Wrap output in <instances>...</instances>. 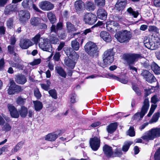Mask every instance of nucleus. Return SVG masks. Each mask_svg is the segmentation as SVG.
I'll return each mask as SVG.
<instances>
[{"label":"nucleus","instance_id":"18","mask_svg":"<svg viewBox=\"0 0 160 160\" xmlns=\"http://www.w3.org/2000/svg\"><path fill=\"white\" fill-rule=\"evenodd\" d=\"M103 151L108 157H113V152L112 148L107 145H105L103 148Z\"/></svg>","mask_w":160,"mask_h":160},{"label":"nucleus","instance_id":"1","mask_svg":"<svg viewBox=\"0 0 160 160\" xmlns=\"http://www.w3.org/2000/svg\"><path fill=\"white\" fill-rule=\"evenodd\" d=\"M143 57L141 55L135 53H129L125 54L123 58L129 65L130 69L132 71L137 72V69L132 66L131 64H134V62L139 59L142 58Z\"/></svg>","mask_w":160,"mask_h":160},{"label":"nucleus","instance_id":"19","mask_svg":"<svg viewBox=\"0 0 160 160\" xmlns=\"http://www.w3.org/2000/svg\"><path fill=\"white\" fill-rule=\"evenodd\" d=\"M75 8L77 12L84 9L85 4L82 0L76 1L74 4Z\"/></svg>","mask_w":160,"mask_h":160},{"label":"nucleus","instance_id":"60","mask_svg":"<svg viewBox=\"0 0 160 160\" xmlns=\"http://www.w3.org/2000/svg\"><path fill=\"white\" fill-rule=\"evenodd\" d=\"M8 0H0V7H3L7 3Z\"/></svg>","mask_w":160,"mask_h":160},{"label":"nucleus","instance_id":"20","mask_svg":"<svg viewBox=\"0 0 160 160\" xmlns=\"http://www.w3.org/2000/svg\"><path fill=\"white\" fill-rule=\"evenodd\" d=\"M100 37L104 41L109 42L111 41V36L109 33L105 31H102L100 34Z\"/></svg>","mask_w":160,"mask_h":160},{"label":"nucleus","instance_id":"10","mask_svg":"<svg viewBox=\"0 0 160 160\" xmlns=\"http://www.w3.org/2000/svg\"><path fill=\"white\" fill-rule=\"evenodd\" d=\"M39 8L43 11H49L52 9L54 7V5L50 2L44 1L41 2L39 4Z\"/></svg>","mask_w":160,"mask_h":160},{"label":"nucleus","instance_id":"41","mask_svg":"<svg viewBox=\"0 0 160 160\" xmlns=\"http://www.w3.org/2000/svg\"><path fill=\"white\" fill-rule=\"evenodd\" d=\"M47 16L49 20H56V17L55 14L51 12H48Z\"/></svg>","mask_w":160,"mask_h":160},{"label":"nucleus","instance_id":"56","mask_svg":"<svg viewBox=\"0 0 160 160\" xmlns=\"http://www.w3.org/2000/svg\"><path fill=\"white\" fill-rule=\"evenodd\" d=\"M132 89L138 95H139L141 94L140 91L137 86L135 85L133 86Z\"/></svg>","mask_w":160,"mask_h":160},{"label":"nucleus","instance_id":"3","mask_svg":"<svg viewBox=\"0 0 160 160\" xmlns=\"http://www.w3.org/2000/svg\"><path fill=\"white\" fill-rule=\"evenodd\" d=\"M149 107V101L148 99L146 98L144 101L143 105L141 112L140 113L137 112L134 115L132 118L133 120L136 119L139 120L142 119L146 113L147 112Z\"/></svg>","mask_w":160,"mask_h":160},{"label":"nucleus","instance_id":"45","mask_svg":"<svg viewBox=\"0 0 160 160\" xmlns=\"http://www.w3.org/2000/svg\"><path fill=\"white\" fill-rule=\"evenodd\" d=\"M95 2L99 7H103L105 4V0H95Z\"/></svg>","mask_w":160,"mask_h":160},{"label":"nucleus","instance_id":"35","mask_svg":"<svg viewBox=\"0 0 160 160\" xmlns=\"http://www.w3.org/2000/svg\"><path fill=\"white\" fill-rule=\"evenodd\" d=\"M127 11L131 15L133 16L134 18H137L139 14L138 12L137 11H134L132 8L130 7L127 10Z\"/></svg>","mask_w":160,"mask_h":160},{"label":"nucleus","instance_id":"37","mask_svg":"<svg viewBox=\"0 0 160 160\" xmlns=\"http://www.w3.org/2000/svg\"><path fill=\"white\" fill-rule=\"evenodd\" d=\"M132 142L130 141L126 142L122 148V150L124 152H127L129 149L130 146L132 144Z\"/></svg>","mask_w":160,"mask_h":160},{"label":"nucleus","instance_id":"57","mask_svg":"<svg viewBox=\"0 0 160 160\" xmlns=\"http://www.w3.org/2000/svg\"><path fill=\"white\" fill-rule=\"evenodd\" d=\"M60 57V53L59 52H56L53 56V59L56 61H58Z\"/></svg>","mask_w":160,"mask_h":160},{"label":"nucleus","instance_id":"34","mask_svg":"<svg viewBox=\"0 0 160 160\" xmlns=\"http://www.w3.org/2000/svg\"><path fill=\"white\" fill-rule=\"evenodd\" d=\"M67 27L69 32H74L77 30V28L69 22H67Z\"/></svg>","mask_w":160,"mask_h":160},{"label":"nucleus","instance_id":"38","mask_svg":"<svg viewBox=\"0 0 160 160\" xmlns=\"http://www.w3.org/2000/svg\"><path fill=\"white\" fill-rule=\"evenodd\" d=\"M141 75L146 80L147 78L148 77H153L152 76V74L149 72L148 71L146 70H143L141 73Z\"/></svg>","mask_w":160,"mask_h":160},{"label":"nucleus","instance_id":"33","mask_svg":"<svg viewBox=\"0 0 160 160\" xmlns=\"http://www.w3.org/2000/svg\"><path fill=\"white\" fill-rule=\"evenodd\" d=\"M19 112L20 115L22 117L25 118L28 114L27 109L24 106H22L21 109L19 111Z\"/></svg>","mask_w":160,"mask_h":160},{"label":"nucleus","instance_id":"25","mask_svg":"<svg viewBox=\"0 0 160 160\" xmlns=\"http://www.w3.org/2000/svg\"><path fill=\"white\" fill-rule=\"evenodd\" d=\"M84 20H97V17L96 15L92 13H86L83 16Z\"/></svg>","mask_w":160,"mask_h":160},{"label":"nucleus","instance_id":"7","mask_svg":"<svg viewBox=\"0 0 160 160\" xmlns=\"http://www.w3.org/2000/svg\"><path fill=\"white\" fill-rule=\"evenodd\" d=\"M38 45L40 48L44 51L51 52L52 48L48 39L41 38Z\"/></svg>","mask_w":160,"mask_h":160},{"label":"nucleus","instance_id":"27","mask_svg":"<svg viewBox=\"0 0 160 160\" xmlns=\"http://www.w3.org/2000/svg\"><path fill=\"white\" fill-rule=\"evenodd\" d=\"M35 110L37 111L41 110L43 108L42 103L38 100L34 101L33 102Z\"/></svg>","mask_w":160,"mask_h":160},{"label":"nucleus","instance_id":"12","mask_svg":"<svg viewBox=\"0 0 160 160\" xmlns=\"http://www.w3.org/2000/svg\"><path fill=\"white\" fill-rule=\"evenodd\" d=\"M84 39L83 37H79L72 41L71 46L73 49L75 51L78 50L79 48V43L82 44L83 42Z\"/></svg>","mask_w":160,"mask_h":160},{"label":"nucleus","instance_id":"6","mask_svg":"<svg viewBox=\"0 0 160 160\" xmlns=\"http://www.w3.org/2000/svg\"><path fill=\"white\" fill-rule=\"evenodd\" d=\"M84 48L86 52L90 55L94 56L98 54V47L97 45L92 42H88Z\"/></svg>","mask_w":160,"mask_h":160},{"label":"nucleus","instance_id":"22","mask_svg":"<svg viewBox=\"0 0 160 160\" xmlns=\"http://www.w3.org/2000/svg\"><path fill=\"white\" fill-rule=\"evenodd\" d=\"M64 64L70 68L73 69L76 64L75 59L73 60L70 59L69 58H65L64 60Z\"/></svg>","mask_w":160,"mask_h":160},{"label":"nucleus","instance_id":"28","mask_svg":"<svg viewBox=\"0 0 160 160\" xmlns=\"http://www.w3.org/2000/svg\"><path fill=\"white\" fill-rule=\"evenodd\" d=\"M84 6L86 9L89 11H93L95 8V6L93 2L91 1H87Z\"/></svg>","mask_w":160,"mask_h":160},{"label":"nucleus","instance_id":"13","mask_svg":"<svg viewBox=\"0 0 160 160\" xmlns=\"http://www.w3.org/2000/svg\"><path fill=\"white\" fill-rule=\"evenodd\" d=\"M15 80L18 83L22 85L24 84L27 81L26 77L21 74H18L16 76Z\"/></svg>","mask_w":160,"mask_h":160},{"label":"nucleus","instance_id":"26","mask_svg":"<svg viewBox=\"0 0 160 160\" xmlns=\"http://www.w3.org/2000/svg\"><path fill=\"white\" fill-rule=\"evenodd\" d=\"M58 137V134L56 133H49L46 136L45 140L50 141H54Z\"/></svg>","mask_w":160,"mask_h":160},{"label":"nucleus","instance_id":"53","mask_svg":"<svg viewBox=\"0 0 160 160\" xmlns=\"http://www.w3.org/2000/svg\"><path fill=\"white\" fill-rule=\"evenodd\" d=\"M154 158L155 160H160V148L155 153Z\"/></svg>","mask_w":160,"mask_h":160},{"label":"nucleus","instance_id":"11","mask_svg":"<svg viewBox=\"0 0 160 160\" xmlns=\"http://www.w3.org/2000/svg\"><path fill=\"white\" fill-rule=\"evenodd\" d=\"M19 45L22 49H26L33 45L34 43L30 39H22L20 41Z\"/></svg>","mask_w":160,"mask_h":160},{"label":"nucleus","instance_id":"44","mask_svg":"<svg viewBox=\"0 0 160 160\" xmlns=\"http://www.w3.org/2000/svg\"><path fill=\"white\" fill-rule=\"evenodd\" d=\"M12 128L11 126L8 123H5L2 127V130L6 132L10 131Z\"/></svg>","mask_w":160,"mask_h":160},{"label":"nucleus","instance_id":"50","mask_svg":"<svg viewBox=\"0 0 160 160\" xmlns=\"http://www.w3.org/2000/svg\"><path fill=\"white\" fill-rule=\"evenodd\" d=\"M157 105L155 104L151 105L150 111L147 115L148 117H150L152 115Z\"/></svg>","mask_w":160,"mask_h":160},{"label":"nucleus","instance_id":"21","mask_svg":"<svg viewBox=\"0 0 160 160\" xmlns=\"http://www.w3.org/2000/svg\"><path fill=\"white\" fill-rule=\"evenodd\" d=\"M18 15L20 19L22 20H27L30 18V13L28 11H20L18 12Z\"/></svg>","mask_w":160,"mask_h":160},{"label":"nucleus","instance_id":"61","mask_svg":"<svg viewBox=\"0 0 160 160\" xmlns=\"http://www.w3.org/2000/svg\"><path fill=\"white\" fill-rule=\"evenodd\" d=\"M8 50L11 54H13L14 52V47L9 45L8 47Z\"/></svg>","mask_w":160,"mask_h":160},{"label":"nucleus","instance_id":"63","mask_svg":"<svg viewBox=\"0 0 160 160\" xmlns=\"http://www.w3.org/2000/svg\"><path fill=\"white\" fill-rule=\"evenodd\" d=\"M149 62L148 60H146L144 62L142 63V64L144 68H147L149 66Z\"/></svg>","mask_w":160,"mask_h":160},{"label":"nucleus","instance_id":"54","mask_svg":"<svg viewBox=\"0 0 160 160\" xmlns=\"http://www.w3.org/2000/svg\"><path fill=\"white\" fill-rule=\"evenodd\" d=\"M152 76H153V77H149L148 76L147 78V79H146V81H147V82H148L149 83H152L154 82H155L156 81V78L154 76L153 74H152Z\"/></svg>","mask_w":160,"mask_h":160},{"label":"nucleus","instance_id":"14","mask_svg":"<svg viewBox=\"0 0 160 160\" xmlns=\"http://www.w3.org/2000/svg\"><path fill=\"white\" fill-rule=\"evenodd\" d=\"M17 9V5L10 4L6 6L4 10V13L6 15H9L10 13L11 12L16 11Z\"/></svg>","mask_w":160,"mask_h":160},{"label":"nucleus","instance_id":"59","mask_svg":"<svg viewBox=\"0 0 160 160\" xmlns=\"http://www.w3.org/2000/svg\"><path fill=\"white\" fill-rule=\"evenodd\" d=\"M40 85L42 88L45 90L48 91V90L49 87L48 85L44 84H40Z\"/></svg>","mask_w":160,"mask_h":160},{"label":"nucleus","instance_id":"51","mask_svg":"<svg viewBox=\"0 0 160 160\" xmlns=\"http://www.w3.org/2000/svg\"><path fill=\"white\" fill-rule=\"evenodd\" d=\"M34 95L37 99H40L41 97V94L38 89H36L34 90Z\"/></svg>","mask_w":160,"mask_h":160},{"label":"nucleus","instance_id":"42","mask_svg":"<svg viewBox=\"0 0 160 160\" xmlns=\"http://www.w3.org/2000/svg\"><path fill=\"white\" fill-rule=\"evenodd\" d=\"M26 101V99L22 98L21 97H18L16 99V102L19 105L24 104Z\"/></svg>","mask_w":160,"mask_h":160},{"label":"nucleus","instance_id":"48","mask_svg":"<svg viewBox=\"0 0 160 160\" xmlns=\"http://www.w3.org/2000/svg\"><path fill=\"white\" fill-rule=\"evenodd\" d=\"M50 42L51 43L57 44L59 43V40L58 38L56 36H52L50 38Z\"/></svg>","mask_w":160,"mask_h":160},{"label":"nucleus","instance_id":"62","mask_svg":"<svg viewBox=\"0 0 160 160\" xmlns=\"http://www.w3.org/2000/svg\"><path fill=\"white\" fill-rule=\"evenodd\" d=\"M34 114V111L30 109L28 112V116L29 118H32Z\"/></svg>","mask_w":160,"mask_h":160},{"label":"nucleus","instance_id":"23","mask_svg":"<svg viewBox=\"0 0 160 160\" xmlns=\"http://www.w3.org/2000/svg\"><path fill=\"white\" fill-rule=\"evenodd\" d=\"M62 23L61 22H59L57 23L56 28L55 25H53L51 28V32H54L56 34H58V31L62 29Z\"/></svg>","mask_w":160,"mask_h":160},{"label":"nucleus","instance_id":"55","mask_svg":"<svg viewBox=\"0 0 160 160\" xmlns=\"http://www.w3.org/2000/svg\"><path fill=\"white\" fill-rule=\"evenodd\" d=\"M76 95L72 94L70 96V102L72 103H74L76 102Z\"/></svg>","mask_w":160,"mask_h":160},{"label":"nucleus","instance_id":"29","mask_svg":"<svg viewBox=\"0 0 160 160\" xmlns=\"http://www.w3.org/2000/svg\"><path fill=\"white\" fill-rule=\"evenodd\" d=\"M152 69L156 74H160V67L154 62H153L151 65Z\"/></svg>","mask_w":160,"mask_h":160},{"label":"nucleus","instance_id":"8","mask_svg":"<svg viewBox=\"0 0 160 160\" xmlns=\"http://www.w3.org/2000/svg\"><path fill=\"white\" fill-rule=\"evenodd\" d=\"M9 85L10 86L8 90V93L10 95L19 92L22 90L21 87L16 84L13 80H10Z\"/></svg>","mask_w":160,"mask_h":160},{"label":"nucleus","instance_id":"16","mask_svg":"<svg viewBox=\"0 0 160 160\" xmlns=\"http://www.w3.org/2000/svg\"><path fill=\"white\" fill-rule=\"evenodd\" d=\"M97 17L99 19L102 20H106L107 18V13L103 9L100 8L97 11Z\"/></svg>","mask_w":160,"mask_h":160},{"label":"nucleus","instance_id":"17","mask_svg":"<svg viewBox=\"0 0 160 160\" xmlns=\"http://www.w3.org/2000/svg\"><path fill=\"white\" fill-rule=\"evenodd\" d=\"M144 42L145 46L148 48L155 49L157 48V47H155L154 42L151 41L149 39L147 38H144Z\"/></svg>","mask_w":160,"mask_h":160},{"label":"nucleus","instance_id":"24","mask_svg":"<svg viewBox=\"0 0 160 160\" xmlns=\"http://www.w3.org/2000/svg\"><path fill=\"white\" fill-rule=\"evenodd\" d=\"M117 127V123L115 122L111 123L107 127V131L108 133L112 134L116 130Z\"/></svg>","mask_w":160,"mask_h":160},{"label":"nucleus","instance_id":"5","mask_svg":"<svg viewBox=\"0 0 160 160\" xmlns=\"http://www.w3.org/2000/svg\"><path fill=\"white\" fill-rule=\"evenodd\" d=\"M160 137V128H156L150 130L147 135L142 137V138L148 141L153 140L155 138Z\"/></svg>","mask_w":160,"mask_h":160},{"label":"nucleus","instance_id":"39","mask_svg":"<svg viewBox=\"0 0 160 160\" xmlns=\"http://www.w3.org/2000/svg\"><path fill=\"white\" fill-rule=\"evenodd\" d=\"M40 37V34H38L32 38V41L33 42L34 44H35L36 45L38 44L39 40L40 41L41 39Z\"/></svg>","mask_w":160,"mask_h":160},{"label":"nucleus","instance_id":"36","mask_svg":"<svg viewBox=\"0 0 160 160\" xmlns=\"http://www.w3.org/2000/svg\"><path fill=\"white\" fill-rule=\"evenodd\" d=\"M159 115L160 113L159 112H157L154 114L152 119L149 121L150 123H152L157 122L158 120Z\"/></svg>","mask_w":160,"mask_h":160},{"label":"nucleus","instance_id":"49","mask_svg":"<svg viewBox=\"0 0 160 160\" xmlns=\"http://www.w3.org/2000/svg\"><path fill=\"white\" fill-rule=\"evenodd\" d=\"M41 59L39 58L35 59L32 62L29 63V64L33 66L39 64L41 63Z\"/></svg>","mask_w":160,"mask_h":160},{"label":"nucleus","instance_id":"2","mask_svg":"<svg viewBox=\"0 0 160 160\" xmlns=\"http://www.w3.org/2000/svg\"><path fill=\"white\" fill-rule=\"evenodd\" d=\"M115 38L118 41L121 43H127L129 42L132 37L130 32L126 30H124L117 32Z\"/></svg>","mask_w":160,"mask_h":160},{"label":"nucleus","instance_id":"9","mask_svg":"<svg viewBox=\"0 0 160 160\" xmlns=\"http://www.w3.org/2000/svg\"><path fill=\"white\" fill-rule=\"evenodd\" d=\"M89 143L92 150L97 151L100 147V140L99 137H94L90 139Z\"/></svg>","mask_w":160,"mask_h":160},{"label":"nucleus","instance_id":"47","mask_svg":"<svg viewBox=\"0 0 160 160\" xmlns=\"http://www.w3.org/2000/svg\"><path fill=\"white\" fill-rule=\"evenodd\" d=\"M159 101V98L157 95H154L151 98V102L156 104L157 102Z\"/></svg>","mask_w":160,"mask_h":160},{"label":"nucleus","instance_id":"64","mask_svg":"<svg viewBox=\"0 0 160 160\" xmlns=\"http://www.w3.org/2000/svg\"><path fill=\"white\" fill-rule=\"evenodd\" d=\"M68 17V11H65L62 14V18L63 19H67Z\"/></svg>","mask_w":160,"mask_h":160},{"label":"nucleus","instance_id":"30","mask_svg":"<svg viewBox=\"0 0 160 160\" xmlns=\"http://www.w3.org/2000/svg\"><path fill=\"white\" fill-rule=\"evenodd\" d=\"M23 144V142H18L15 146L11 150V154H14L18 151L22 147Z\"/></svg>","mask_w":160,"mask_h":160},{"label":"nucleus","instance_id":"58","mask_svg":"<svg viewBox=\"0 0 160 160\" xmlns=\"http://www.w3.org/2000/svg\"><path fill=\"white\" fill-rule=\"evenodd\" d=\"M4 61L3 58L0 60V71L2 70L4 67Z\"/></svg>","mask_w":160,"mask_h":160},{"label":"nucleus","instance_id":"15","mask_svg":"<svg viewBox=\"0 0 160 160\" xmlns=\"http://www.w3.org/2000/svg\"><path fill=\"white\" fill-rule=\"evenodd\" d=\"M8 108L10 114L12 117L16 118H18L19 114L14 106L11 104H9L8 105Z\"/></svg>","mask_w":160,"mask_h":160},{"label":"nucleus","instance_id":"43","mask_svg":"<svg viewBox=\"0 0 160 160\" xmlns=\"http://www.w3.org/2000/svg\"><path fill=\"white\" fill-rule=\"evenodd\" d=\"M127 135L130 137H133L135 136V132L133 127H130L129 129L127 132Z\"/></svg>","mask_w":160,"mask_h":160},{"label":"nucleus","instance_id":"4","mask_svg":"<svg viewBox=\"0 0 160 160\" xmlns=\"http://www.w3.org/2000/svg\"><path fill=\"white\" fill-rule=\"evenodd\" d=\"M114 52L113 48L106 51L103 54V60L105 65H109L113 61Z\"/></svg>","mask_w":160,"mask_h":160},{"label":"nucleus","instance_id":"32","mask_svg":"<svg viewBox=\"0 0 160 160\" xmlns=\"http://www.w3.org/2000/svg\"><path fill=\"white\" fill-rule=\"evenodd\" d=\"M126 4L117 2L115 6V9L118 11H122L125 8Z\"/></svg>","mask_w":160,"mask_h":160},{"label":"nucleus","instance_id":"40","mask_svg":"<svg viewBox=\"0 0 160 160\" xmlns=\"http://www.w3.org/2000/svg\"><path fill=\"white\" fill-rule=\"evenodd\" d=\"M49 93L52 97L54 99L57 98V92L55 89H52L48 92Z\"/></svg>","mask_w":160,"mask_h":160},{"label":"nucleus","instance_id":"52","mask_svg":"<svg viewBox=\"0 0 160 160\" xmlns=\"http://www.w3.org/2000/svg\"><path fill=\"white\" fill-rule=\"evenodd\" d=\"M106 26L108 28V25H113L114 26L117 27L118 26V24L116 22H114L113 21H109L106 22Z\"/></svg>","mask_w":160,"mask_h":160},{"label":"nucleus","instance_id":"31","mask_svg":"<svg viewBox=\"0 0 160 160\" xmlns=\"http://www.w3.org/2000/svg\"><path fill=\"white\" fill-rule=\"evenodd\" d=\"M57 73L61 77L65 78L66 76V73L63 69L61 67L57 66L55 68Z\"/></svg>","mask_w":160,"mask_h":160},{"label":"nucleus","instance_id":"46","mask_svg":"<svg viewBox=\"0 0 160 160\" xmlns=\"http://www.w3.org/2000/svg\"><path fill=\"white\" fill-rule=\"evenodd\" d=\"M31 0H24L22 3V6L24 8H30L29 2Z\"/></svg>","mask_w":160,"mask_h":160}]
</instances>
